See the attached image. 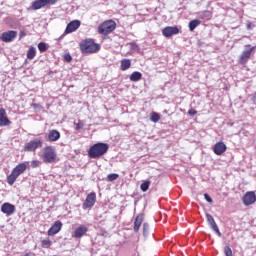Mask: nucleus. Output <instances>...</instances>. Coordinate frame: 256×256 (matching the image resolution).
Masks as SVG:
<instances>
[{"mask_svg": "<svg viewBox=\"0 0 256 256\" xmlns=\"http://www.w3.org/2000/svg\"><path fill=\"white\" fill-rule=\"evenodd\" d=\"M255 49V47H252L248 50H244L242 52V54L240 55V63H247V61H249V58L251 57V53H253V50Z\"/></svg>", "mask_w": 256, "mask_h": 256, "instance_id": "obj_19", "label": "nucleus"}, {"mask_svg": "<svg viewBox=\"0 0 256 256\" xmlns=\"http://www.w3.org/2000/svg\"><path fill=\"white\" fill-rule=\"evenodd\" d=\"M57 1H59V0H44V3L47 7V5H55V3H57Z\"/></svg>", "mask_w": 256, "mask_h": 256, "instance_id": "obj_38", "label": "nucleus"}, {"mask_svg": "<svg viewBox=\"0 0 256 256\" xmlns=\"http://www.w3.org/2000/svg\"><path fill=\"white\" fill-rule=\"evenodd\" d=\"M74 125H75L76 131H81V129H83V127H85V124L81 121H79L78 123L74 122Z\"/></svg>", "mask_w": 256, "mask_h": 256, "instance_id": "obj_35", "label": "nucleus"}, {"mask_svg": "<svg viewBox=\"0 0 256 256\" xmlns=\"http://www.w3.org/2000/svg\"><path fill=\"white\" fill-rule=\"evenodd\" d=\"M64 61H66L67 63H71V61H73V57L71 56V54H65Z\"/></svg>", "mask_w": 256, "mask_h": 256, "instance_id": "obj_37", "label": "nucleus"}, {"mask_svg": "<svg viewBox=\"0 0 256 256\" xmlns=\"http://www.w3.org/2000/svg\"><path fill=\"white\" fill-rule=\"evenodd\" d=\"M43 7H46L45 0H35L28 8V11H38V9H43Z\"/></svg>", "mask_w": 256, "mask_h": 256, "instance_id": "obj_16", "label": "nucleus"}, {"mask_svg": "<svg viewBox=\"0 0 256 256\" xmlns=\"http://www.w3.org/2000/svg\"><path fill=\"white\" fill-rule=\"evenodd\" d=\"M227 151V145L224 142H217L214 145V153L215 155H223Z\"/></svg>", "mask_w": 256, "mask_h": 256, "instance_id": "obj_15", "label": "nucleus"}, {"mask_svg": "<svg viewBox=\"0 0 256 256\" xmlns=\"http://www.w3.org/2000/svg\"><path fill=\"white\" fill-rule=\"evenodd\" d=\"M143 223V215H138L134 221V231L137 233L139 231V228L141 227V224Z\"/></svg>", "mask_w": 256, "mask_h": 256, "instance_id": "obj_21", "label": "nucleus"}, {"mask_svg": "<svg viewBox=\"0 0 256 256\" xmlns=\"http://www.w3.org/2000/svg\"><path fill=\"white\" fill-rule=\"evenodd\" d=\"M43 147V138H34L24 145V151L28 153H35L37 149Z\"/></svg>", "mask_w": 256, "mask_h": 256, "instance_id": "obj_4", "label": "nucleus"}, {"mask_svg": "<svg viewBox=\"0 0 256 256\" xmlns=\"http://www.w3.org/2000/svg\"><path fill=\"white\" fill-rule=\"evenodd\" d=\"M38 49H39L40 53H45V51H47L49 49V46H47V43H45V42H40L38 44Z\"/></svg>", "mask_w": 256, "mask_h": 256, "instance_id": "obj_29", "label": "nucleus"}, {"mask_svg": "<svg viewBox=\"0 0 256 256\" xmlns=\"http://www.w3.org/2000/svg\"><path fill=\"white\" fill-rule=\"evenodd\" d=\"M246 29H248V31H251V29H253V26L251 23H248L246 26Z\"/></svg>", "mask_w": 256, "mask_h": 256, "instance_id": "obj_43", "label": "nucleus"}, {"mask_svg": "<svg viewBox=\"0 0 256 256\" xmlns=\"http://www.w3.org/2000/svg\"><path fill=\"white\" fill-rule=\"evenodd\" d=\"M41 243H42V247H44L46 249L51 247V245H52V242L49 238L42 240Z\"/></svg>", "mask_w": 256, "mask_h": 256, "instance_id": "obj_32", "label": "nucleus"}, {"mask_svg": "<svg viewBox=\"0 0 256 256\" xmlns=\"http://www.w3.org/2000/svg\"><path fill=\"white\" fill-rule=\"evenodd\" d=\"M28 163H29V162L18 164V165L12 170V172L15 173L18 177H19V175H23V173H25V171H27V164H28Z\"/></svg>", "mask_w": 256, "mask_h": 256, "instance_id": "obj_18", "label": "nucleus"}, {"mask_svg": "<svg viewBox=\"0 0 256 256\" xmlns=\"http://www.w3.org/2000/svg\"><path fill=\"white\" fill-rule=\"evenodd\" d=\"M42 159L45 163H55L57 160V151H55V147L46 146L44 148Z\"/></svg>", "mask_w": 256, "mask_h": 256, "instance_id": "obj_5", "label": "nucleus"}, {"mask_svg": "<svg viewBox=\"0 0 256 256\" xmlns=\"http://www.w3.org/2000/svg\"><path fill=\"white\" fill-rule=\"evenodd\" d=\"M39 165H41V162L39 160H33L31 162L32 169H36V167H39Z\"/></svg>", "mask_w": 256, "mask_h": 256, "instance_id": "obj_36", "label": "nucleus"}, {"mask_svg": "<svg viewBox=\"0 0 256 256\" xmlns=\"http://www.w3.org/2000/svg\"><path fill=\"white\" fill-rule=\"evenodd\" d=\"M106 179L109 182L117 181V179H119V174L117 173L109 174Z\"/></svg>", "mask_w": 256, "mask_h": 256, "instance_id": "obj_31", "label": "nucleus"}, {"mask_svg": "<svg viewBox=\"0 0 256 256\" xmlns=\"http://www.w3.org/2000/svg\"><path fill=\"white\" fill-rule=\"evenodd\" d=\"M35 55H37V49L32 46L27 51V59L33 60L35 59Z\"/></svg>", "mask_w": 256, "mask_h": 256, "instance_id": "obj_23", "label": "nucleus"}, {"mask_svg": "<svg viewBox=\"0 0 256 256\" xmlns=\"http://www.w3.org/2000/svg\"><path fill=\"white\" fill-rule=\"evenodd\" d=\"M212 231H214L218 235V237H221V231L219 230V226H214L212 228Z\"/></svg>", "mask_w": 256, "mask_h": 256, "instance_id": "obj_39", "label": "nucleus"}, {"mask_svg": "<svg viewBox=\"0 0 256 256\" xmlns=\"http://www.w3.org/2000/svg\"><path fill=\"white\" fill-rule=\"evenodd\" d=\"M10 124L11 122L7 118V111H5V108H0V127H9Z\"/></svg>", "mask_w": 256, "mask_h": 256, "instance_id": "obj_11", "label": "nucleus"}, {"mask_svg": "<svg viewBox=\"0 0 256 256\" xmlns=\"http://www.w3.org/2000/svg\"><path fill=\"white\" fill-rule=\"evenodd\" d=\"M143 235H144V237H148V235H149V224L148 223L143 224Z\"/></svg>", "mask_w": 256, "mask_h": 256, "instance_id": "obj_33", "label": "nucleus"}, {"mask_svg": "<svg viewBox=\"0 0 256 256\" xmlns=\"http://www.w3.org/2000/svg\"><path fill=\"white\" fill-rule=\"evenodd\" d=\"M24 35H25V34L21 33V34H20V37H23Z\"/></svg>", "mask_w": 256, "mask_h": 256, "instance_id": "obj_45", "label": "nucleus"}, {"mask_svg": "<svg viewBox=\"0 0 256 256\" xmlns=\"http://www.w3.org/2000/svg\"><path fill=\"white\" fill-rule=\"evenodd\" d=\"M224 253L226 256H233V250H231L230 246H225L224 247Z\"/></svg>", "mask_w": 256, "mask_h": 256, "instance_id": "obj_34", "label": "nucleus"}, {"mask_svg": "<svg viewBox=\"0 0 256 256\" xmlns=\"http://www.w3.org/2000/svg\"><path fill=\"white\" fill-rule=\"evenodd\" d=\"M121 71H127V69H131V60L130 59H122L120 64Z\"/></svg>", "mask_w": 256, "mask_h": 256, "instance_id": "obj_20", "label": "nucleus"}, {"mask_svg": "<svg viewBox=\"0 0 256 256\" xmlns=\"http://www.w3.org/2000/svg\"><path fill=\"white\" fill-rule=\"evenodd\" d=\"M89 229L85 225H80L76 230L73 232L72 237H75L76 239H81L87 233Z\"/></svg>", "mask_w": 256, "mask_h": 256, "instance_id": "obj_14", "label": "nucleus"}, {"mask_svg": "<svg viewBox=\"0 0 256 256\" xmlns=\"http://www.w3.org/2000/svg\"><path fill=\"white\" fill-rule=\"evenodd\" d=\"M17 177H19V176L12 172V173L7 177V183H8V185H13V184L15 183V181H17Z\"/></svg>", "mask_w": 256, "mask_h": 256, "instance_id": "obj_28", "label": "nucleus"}, {"mask_svg": "<svg viewBox=\"0 0 256 256\" xmlns=\"http://www.w3.org/2000/svg\"><path fill=\"white\" fill-rule=\"evenodd\" d=\"M150 119L153 123H157L159 122V119H161V116L157 112H152Z\"/></svg>", "mask_w": 256, "mask_h": 256, "instance_id": "obj_30", "label": "nucleus"}, {"mask_svg": "<svg viewBox=\"0 0 256 256\" xmlns=\"http://www.w3.org/2000/svg\"><path fill=\"white\" fill-rule=\"evenodd\" d=\"M196 113H197V110H195V109H190L188 111V115H190L191 117L195 116Z\"/></svg>", "mask_w": 256, "mask_h": 256, "instance_id": "obj_41", "label": "nucleus"}, {"mask_svg": "<svg viewBox=\"0 0 256 256\" xmlns=\"http://www.w3.org/2000/svg\"><path fill=\"white\" fill-rule=\"evenodd\" d=\"M251 101L253 102L254 105H256V93L251 95Z\"/></svg>", "mask_w": 256, "mask_h": 256, "instance_id": "obj_42", "label": "nucleus"}, {"mask_svg": "<svg viewBox=\"0 0 256 256\" xmlns=\"http://www.w3.org/2000/svg\"><path fill=\"white\" fill-rule=\"evenodd\" d=\"M1 211H2V213H4V215L11 216V215H13V213H15V205H13L9 202H6V203L2 204Z\"/></svg>", "mask_w": 256, "mask_h": 256, "instance_id": "obj_12", "label": "nucleus"}, {"mask_svg": "<svg viewBox=\"0 0 256 256\" xmlns=\"http://www.w3.org/2000/svg\"><path fill=\"white\" fill-rule=\"evenodd\" d=\"M150 186H151V181L145 180L141 183L140 189H141V191H143V193H147V191H149Z\"/></svg>", "mask_w": 256, "mask_h": 256, "instance_id": "obj_25", "label": "nucleus"}, {"mask_svg": "<svg viewBox=\"0 0 256 256\" xmlns=\"http://www.w3.org/2000/svg\"><path fill=\"white\" fill-rule=\"evenodd\" d=\"M204 199H205L208 203H213V199H212L211 196H209V194H207V193L204 194Z\"/></svg>", "mask_w": 256, "mask_h": 256, "instance_id": "obj_40", "label": "nucleus"}, {"mask_svg": "<svg viewBox=\"0 0 256 256\" xmlns=\"http://www.w3.org/2000/svg\"><path fill=\"white\" fill-rule=\"evenodd\" d=\"M206 219L208 221V225H210L211 229H213V227H216L217 223L215 222V219L213 218V216L209 213H206Z\"/></svg>", "mask_w": 256, "mask_h": 256, "instance_id": "obj_27", "label": "nucleus"}, {"mask_svg": "<svg viewBox=\"0 0 256 256\" xmlns=\"http://www.w3.org/2000/svg\"><path fill=\"white\" fill-rule=\"evenodd\" d=\"M21 256H32L31 253H26L24 255H21Z\"/></svg>", "mask_w": 256, "mask_h": 256, "instance_id": "obj_44", "label": "nucleus"}, {"mask_svg": "<svg viewBox=\"0 0 256 256\" xmlns=\"http://www.w3.org/2000/svg\"><path fill=\"white\" fill-rule=\"evenodd\" d=\"M0 39L4 43H11L15 41V39H17V31L9 30V31L3 32Z\"/></svg>", "mask_w": 256, "mask_h": 256, "instance_id": "obj_6", "label": "nucleus"}, {"mask_svg": "<svg viewBox=\"0 0 256 256\" xmlns=\"http://www.w3.org/2000/svg\"><path fill=\"white\" fill-rule=\"evenodd\" d=\"M199 25H201V21L200 20H192L189 22V29L191 31H195V29H197V27H199Z\"/></svg>", "mask_w": 256, "mask_h": 256, "instance_id": "obj_26", "label": "nucleus"}, {"mask_svg": "<svg viewBox=\"0 0 256 256\" xmlns=\"http://www.w3.org/2000/svg\"><path fill=\"white\" fill-rule=\"evenodd\" d=\"M107 151H109V144L98 142L90 147L88 156L90 159H99V157H103Z\"/></svg>", "mask_w": 256, "mask_h": 256, "instance_id": "obj_1", "label": "nucleus"}, {"mask_svg": "<svg viewBox=\"0 0 256 256\" xmlns=\"http://www.w3.org/2000/svg\"><path fill=\"white\" fill-rule=\"evenodd\" d=\"M81 27V21L79 20H73L66 26L65 33L68 35V33H73L77 31Z\"/></svg>", "mask_w": 256, "mask_h": 256, "instance_id": "obj_10", "label": "nucleus"}, {"mask_svg": "<svg viewBox=\"0 0 256 256\" xmlns=\"http://www.w3.org/2000/svg\"><path fill=\"white\" fill-rule=\"evenodd\" d=\"M162 35L166 38L179 35V28L177 26H167L162 30Z\"/></svg>", "mask_w": 256, "mask_h": 256, "instance_id": "obj_8", "label": "nucleus"}, {"mask_svg": "<svg viewBox=\"0 0 256 256\" xmlns=\"http://www.w3.org/2000/svg\"><path fill=\"white\" fill-rule=\"evenodd\" d=\"M95 201H97V195L95 192L88 194L83 203V209H91V207L95 205Z\"/></svg>", "mask_w": 256, "mask_h": 256, "instance_id": "obj_7", "label": "nucleus"}, {"mask_svg": "<svg viewBox=\"0 0 256 256\" xmlns=\"http://www.w3.org/2000/svg\"><path fill=\"white\" fill-rule=\"evenodd\" d=\"M61 139V133L57 130H50L47 135V141L55 142Z\"/></svg>", "mask_w": 256, "mask_h": 256, "instance_id": "obj_17", "label": "nucleus"}, {"mask_svg": "<svg viewBox=\"0 0 256 256\" xmlns=\"http://www.w3.org/2000/svg\"><path fill=\"white\" fill-rule=\"evenodd\" d=\"M63 227V223L61 221H56L48 230V235L50 237H53V235H57V233H59V231H61Z\"/></svg>", "mask_w": 256, "mask_h": 256, "instance_id": "obj_13", "label": "nucleus"}, {"mask_svg": "<svg viewBox=\"0 0 256 256\" xmlns=\"http://www.w3.org/2000/svg\"><path fill=\"white\" fill-rule=\"evenodd\" d=\"M80 49L82 53H97L101 49V46L95 43L93 39H87L80 43Z\"/></svg>", "mask_w": 256, "mask_h": 256, "instance_id": "obj_2", "label": "nucleus"}, {"mask_svg": "<svg viewBox=\"0 0 256 256\" xmlns=\"http://www.w3.org/2000/svg\"><path fill=\"white\" fill-rule=\"evenodd\" d=\"M199 17H200V19H206V21H209V19H211V17H213V15H212L211 11L205 10V11L199 13Z\"/></svg>", "mask_w": 256, "mask_h": 256, "instance_id": "obj_24", "label": "nucleus"}, {"mask_svg": "<svg viewBox=\"0 0 256 256\" xmlns=\"http://www.w3.org/2000/svg\"><path fill=\"white\" fill-rule=\"evenodd\" d=\"M114 29H117V23L113 20H106L98 26V33L100 35H109L113 33Z\"/></svg>", "mask_w": 256, "mask_h": 256, "instance_id": "obj_3", "label": "nucleus"}, {"mask_svg": "<svg viewBox=\"0 0 256 256\" xmlns=\"http://www.w3.org/2000/svg\"><path fill=\"white\" fill-rule=\"evenodd\" d=\"M142 77H143V74H141V72L135 71L130 75L129 79L130 81L137 82V81H141Z\"/></svg>", "mask_w": 256, "mask_h": 256, "instance_id": "obj_22", "label": "nucleus"}, {"mask_svg": "<svg viewBox=\"0 0 256 256\" xmlns=\"http://www.w3.org/2000/svg\"><path fill=\"white\" fill-rule=\"evenodd\" d=\"M242 200H243V204L245 205V207H249V205H253V203H255V201H256L255 192H253V191L247 192L243 196Z\"/></svg>", "mask_w": 256, "mask_h": 256, "instance_id": "obj_9", "label": "nucleus"}]
</instances>
